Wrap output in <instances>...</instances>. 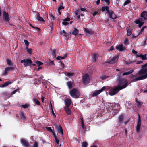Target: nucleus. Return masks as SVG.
Here are the masks:
<instances>
[{
  "mask_svg": "<svg viewBox=\"0 0 147 147\" xmlns=\"http://www.w3.org/2000/svg\"><path fill=\"white\" fill-rule=\"evenodd\" d=\"M33 101L34 102L36 105H40V104L39 101L37 99H34Z\"/></svg>",
  "mask_w": 147,
  "mask_h": 147,
  "instance_id": "58836bf2",
  "label": "nucleus"
},
{
  "mask_svg": "<svg viewBox=\"0 0 147 147\" xmlns=\"http://www.w3.org/2000/svg\"><path fill=\"white\" fill-rule=\"evenodd\" d=\"M147 78V73H146L145 75L139 77H138L131 80V82H136L137 81L142 80L143 79H144Z\"/></svg>",
  "mask_w": 147,
  "mask_h": 147,
  "instance_id": "0eeeda50",
  "label": "nucleus"
},
{
  "mask_svg": "<svg viewBox=\"0 0 147 147\" xmlns=\"http://www.w3.org/2000/svg\"><path fill=\"white\" fill-rule=\"evenodd\" d=\"M62 24L64 25H67L69 24V23L66 21H64L62 22Z\"/></svg>",
  "mask_w": 147,
  "mask_h": 147,
  "instance_id": "bf43d9fd",
  "label": "nucleus"
},
{
  "mask_svg": "<svg viewBox=\"0 0 147 147\" xmlns=\"http://www.w3.org/2000/svg\"><path fill=\"white\" fill-rule=\"evenodd\" d=\"M82 81L84 84L87 85L90 82L89 75L88 74H86L82 77Z\"/></svg>",
  "mask_w": 147,
  "mask_h": 147,
  "instance_id": "423d86ee",
  "label": "nucleus"
},
{
  "mask_svg": "<svg viewBox=\"0 0 147 147\" xmlns=\"http://www.w3.org/2000/svg\"><path fill=\"white\" fill-rule=\"evenodd\" d=\"M65 74L67 76L70 77L74 76V73L73 72H65Z\"/></svg>",
  "mask_w": 147,
  "mask_h": 147,
  "instance_id": "2f4dec72",
  "label": "nucleus"
},
{
  "mask_svg": "<svg viewBox=\"0 0 147 147\" xmlns=\"http://www.w3.org/2000/svg\"><path fill=\"white\" fill-rule=\"evenodd\" d=\"M78 30L77 28H75L72 32V34L76 36L78 34Z\"/></svg>",
  "mask_w": 147,
  "mask_h": 147,
  "instance_id": "cd10ccee",
  "label": "nucleus"
},
{
  "mask_svg": "<svg viewBox=\"0 0 147 147\" xmlns=\"http://www.w3.org/2000/svg\"><path fill=\"white\" fill-rule=\"evenodd\" d=\"M123 89V88L121 87L120 85H117L112 90H111L109 92V94L111 96H113L117 94L118 92Z\"/></svg>",
  "mask_w": 147,
  "mask_h": 147,
  "instance_id": "f03ea898",
  "label": "nucleus"
},
{
  "mask_svg": "<svg viewBox=\"0 0 147 147\" xmlns=\"http://www.w3.org/2000/svg\"><path fill=\"white\" fill-rule=\"evenodd\" d=\"M147 63L142 66V69L139 71L138 74L139 75H142L147 72Z\"/></svg>",
  "mask_w": 147,
  "mask_h": 147,
  "instance_id": "20e7f679",
  "label": "nucleus"
},
{
  "mask_svg": "<svg viewBox=\"0 0 147 147\" xmlns=\"http://www.w3.org/2000/svg\"><path fill=\"white\" fill-rule=\"evenodd\" d=\"M85 31L86 33L89 34L91 35H92V34H93V32L91 30H90L86 28H85Z\"/></svg>",
  "mask_w": 147,
  "mask_h": 147,
  "instance_id": "473e14b6",
  "label": "nucleus"
},
{
  "mask_svg": "<svg viewBox=\"0 0 147 147\" xmlns=\"http://www.w3.org/2000/svg\"><path fill=\"white\" fill-rule=\"evenodd\" d=\"M104 1L106 3L107 5H109L110 3L109 0H104Z\"/></svg>",
  "mask_w": 147,
  "mask_h": 147,
  "instance_id": "0e129e2a",
  "label": "nucleus"
},
{
  "mask_svg": "<svg viewBox=\"0 0 147 147\" xmlns=\"http://www.w3.org/2000/svg\"><path fill=\"white\" fill-rule=\"evenodd\" d=\"M141 121L140 115H138V122L136 127V130L137 133H138L140 131L141 125Z\"/></svg>",
  "mask_w": 147,
  "mask_h": 147,
  "instance_id": "6e6552de",
  "label": "nucleus"
},
{
  "mask_svg": "<svg viewBox=\"0 0 147 147\" xmlns=\"http://www.w3.org/2000/svg\"><path fill=\"white\" fill-rule=\"evenodd\" d=\"M67 54H66L64 55L63 56H58L56 57V59L57 60H61L62 59H64L66 57H67Z\"/></svg>",
  "mask_w": 147,
  "mask_h": 147,
  "instance_id": "b1692460",
  "label": "nucleus"
},
{
  "mask_svg": "<svg viewBox=\"0 0 147 147\" xmlns=\"http://www.w3.org/2000/svg\"><path fill=\"white\" fill-rule=\"evenodd\" d=\"M20 142L22 145L25 147H29L30 146L29 143L25 139H21Z\"/></svg>",
  "mask_w": 147,
  "mask_h": 147,
  "instance_id": "f8f14e48",
  "label": "nucleus"
},
{
  "mask_svg": "<svg viewBox=\"0 0 147 147\" xmlns=\"http://www.w3.org/2000/svg\"><path fill=\"white\" fill-rule=\"evenodd\" d=\"M12 82H7L3 84L0 85V87L4 88V87H6L9 85Z\"/></svg>",
  "mask_w": 147,
  "mask_h": 147,
  "instance_id": "4be33fe9",
  "label": "nucleus"
},
{
  "mask_svg": "<svg viewBox=\"0 0 147 147\" xmlns=\"http://www.w3.org/2000/svg\"><path fill=\"white\" fill-rule=\"evenodd\" d=\"M24 41L26 45V49H27L28 47L29 42L28 40H24Z\"/></svg>",
  "mask_w": 147,
  "mask_h": 147,
  "instance_id": "e433bc0d",
  "label": "nucleus"
},
{
  "mask_svg": "<svg viewBox=\"0 0 147 147\" xmlns=\"http://www.w3.org/2000/svg\"><path fill=\"white\" fill-rule=\"evenodd\" d=\"M118 57L117 56L111 58L110 60L106 62V63L112 64L115 63L118 60Z\"/></svg>",
  "mask_w": 147,
  "mask_h": 147,
  "instance_id": "9b49d317",
  "label": "nucleus"
},
{
  "mask_svg": "<svg viewBox=\"0 0 147 147\" xmlns=\"http://www.w3.org/2000/svg\"><path fill=\"white\" fill-rule=\"evenodd\" d=\"M56 50L55 49H54L52 51L51 54L52 56L53 57H55L56 56Z\"/></svg>",
  "mask_w": 147,
  "mask_h": 147,
  "instance_id": "c9c22d12",
  "label": "nucleus"
},
{
  "mask_svg": "<svg viewBox=\"0 0 147 147\" xmlns=\"http://www.w3.org/2000/svg\"><path fill=\"white\" fill-rule=\"evenodd\" d=\"M131 2V1L130 0H126L124 3L123 6H125L127 4H129Z\"/></svg>",
  "mask_w": 147,
  "mask_h": 147,
  "instance_id": "49530a36",
  "label": "nucleus"
},
{
  "mask_svg": "<svg viewBox=\"0 0 147 147\" xmlns=\"http://www.w3.org/2000/svg\"><path fill=\"white\" fill-rule=\"evenodd\" d=\"M26 49V51L27 52L30 54H31L32 53V49H28V48H27V49Z\"/></svg>",
  "mask_w": 147,
  "mask_h": 147,
  "instance_id": "79ce46f5",
  "label": "nucleus"
},
{
  "mask_svg": "<svg viewBox=\"0 0 147 147\" xmlns=\"http://www.w3.org/2000/svg\"><path fill=\"white\" fill-rule=\"evenodd\" d=\"M71 101L69 98H67L65 100V106L64 107H69L71 103Z\"/></svg>",
  "mask_w": 147,
  "mask_h": 147,
  "instance_id": "2eb2a0df",
  "label": "nucleus"
},
{
  "mask_svg": "<svg viewBox=\"0 0 147 147\" xmlns=\"http://www.w3.org/2000/svg\"><path fill=\"white\" fill-rule=\"evenodd\" d=\"M55 127L58 132L60 133L62 135L63 134L62 128L61 125L56 126Z\"/></svg>",
  "mask_w": 147,
  "mask_h": 147,
  "instance_id": "a211bd4d",
  "label": "nucleus"
},
{
  "mask_svg": "<svg viewBox=\"0 0 147 147\" xmlns=\"http://www.w3.org/2000/svg\"><path fill=\"white\" fill-rule=\"evenodd\" d=\"M116 48V49L120 51H123L125 49V47L124 46H123L122 44H119V45L117 46Z\"/></svg>",
  "mask_w": 147,
  "mask_h": 147,
  "instance_id": "f3484780",
  "label": "nucleus"
},
{
  "mask_svg": "<svg viewBox=\"0 0 147 147\" xmlns=\"http://www.w3.org/2000/svg\"><path fill=\"white\" fill-rule=\"evenodd\" d=\"M14 68L13 67H10L6 68L3 72V74L4 75H6L7 73L11 70H13Z\"/></svg>",
  "mask_w": 147,
  "mask_h": 147,
  "instance_id": "4468645a",
  "label": "nucleus"
},
{
  "mask_svg": "<svg viewBox=\"0 0 147 147\" xmlns=\"http://www.w3.org/2000/svg\"><path fill=\"white\" fill-rule=\"evenodd\" d=\"M65 110L68 115H70L71 113V111L69 107H64Z\"/></svg>",
  "mask_w": 147,
  "mask_h": 147,
  "instance_id": "5701e85b",
  "label": "nucleus"
},
{
  "mask_svg": "<svg viewBox=\"0 0 147 147\" xmlns=\"http://www.w3.org/2000/svg\"><path fill=\"white\" fill-rule=\"evenodd\" d=\"M132 52L134 54H137V52L135 51L134 49H133L132 51Z\"/></svg>",
  "mask_w": 147,
  "mask_h": 147,
  "instance_id": "69168bd1",
  "label": "nucleus"
},
{
  "mask_svg": "<svg viewBox=\"0 0 147 147\" xmlns=\"http://www.w3.org/2000/svg\"><path fill=\"white\" fill-rule=\"evenodd\" d=\"M64 9V7H63V6L60 5L58 8V10H60L61 9Z\"/></svg>",
  "mask_w": 147,
  "mask_h": 147,
  "instance_id": "5fc2aeb1",
  "label": "nucleus"
},
{
  "mask_svg": "<svg viewBox=\"0 0 147 147\" xmlns=\"http://www.w3.org/2000/svg\"><path fill=\"white\" fill-rule=\"evenodd\" d=\"M82 147H87L88 143L84 141L82 143Z\"/></svg>",
  "mask_w": 147,
  "mask_h": 147,
  "instance_id": "37998d69",
  "label": "nucleus"
},
{
  "mask_svg": "<svg viewBox=\"0 0 147 147\" xmlns=\"http://www.w3.org/2000/svg\"><path fill=\"white\" fill-rule=\"evenodd\" d=\"M46 62L48 64H49L50 65H54V61H51L49 59L47 60L46 61Z\"/></svg>",
  "mask_w": 147,
  "mask_h": 147,
  "instance_id": "c85d7f7f",
  "label": "nucleus"
},
{
  "mask_svg": "<svg viewBox=\"0 0 147 147\" xmlns=\"http://www.w3.org/2000/svg\"><path fill=\"white\" fill-rule=\"evenodd\" d=\"M21 63H24V65L25 67L30 66L32 64V61L30 59H28L21 60L20 61Z\"/></svg>",
  "mask_w": 147,
  "mask_h": 147,
  "instance_id": "39448f33",
  "label": "nucleus"
},
{
  "mask_svg": "<svg viewBox=\"0 0 147 147\" xmlns=\"http://www.w3.org/2000/svg\"><path fill=\"white\" fill-rule=\"evenodd\" d=\"M60 63L61 64V67L62 68H63L64 67H65V65L61 61H60Z\"/></svg>",
  "mask_w": 147,
  "mask_h": 147,
  "instance_id": "4d7b16f0",
  "label": "nucleus"
},
{
  "mask_svg": "<svg viewBox=\"0 0 147 147\" xmlns=\"http://www.w3.org/2000/svg\"><path fill=\"white\" fill-rule=\"evenodd\" d=\"M117 81L118 82V85H120L121 87L123 89L126 88L128 85V82L127 79L125 78H121L119 74L117 75Z\"/></svg>",
  "mask_w": 147,
  "mask_h": 147,
  "instance_id": "f257e3e1",
  "label": "nucleus"
},
{
  "mask_svg": "<svg viewBox=\"0 0 147 147\" xmlns=\"http://www.w3.org/2000/svg\"><path fill=\"white\" fill-rule=\"evenodd\" d=\"M51 113H52V115H53L54 117H56V115L54 112L53 109H52L51 110Z\"/></svg>",
  "mask_w": 147,
  "mask_h": 147,
  "instance_id": "13d9d810",
  "label": "nucleus"
},
{
  "mask_svg": "<svg viewBox=\"0 0 147 147\" xmlns=\"http://www.w3.org/2000/svg\"><path fill=\"white\" fill-rule=\"evenodd\" d=\"M38 143L36 141H35L34 142V144L33 147H38Z\"/></svg>",
  "mask_w": 147,
  "mask_h": 147,
  "instance_id": "603ef678",
  "label": "nucleus"
},
{
  "mask_svg": "<svg viewBox=\"0 0 147 147\" xmlns=\"http://www.w3.org/2000/svg\"><path fill=\"white\" fill-rule=\"evenodd\" d=\"M11 96V94H8V93H7L5 96V97L7 99L9 98Z\"/></svg>",
  "mask_w": 147,
  "mask_h": 147,
  "instance_id": "6e6d98bb",
  "label": "nucleus"
},
{
  "mask_svg": "<svg viewBox=\"0 0 147 147\" xmlns=\"http://www.w3.org/2000/svg\"><path fill=\"white\" fill-rule=\"evenodd\" d=\"M37 13L38 14L37 18V20H38V21L42 22H44L45 21L43 18L42 17H41L40 16V14L38 13V12Z\"/></svg>",
  "mask_w": 147,
  "mask_h": 147,
  "instance_id": "393cba45",
  "label": "nucleus"
},
{
  "mask_svg": "<svg viewBox=\"0 0 147 147\" xmlns=\"http://www.w3.org/2000/svg\"><path fill=\"white\" fill-rule=\"evenodd\" d=\"M46 128L47 129V130L48 131L50 132H52L53 133V132L55 133L54 131V130L53 129V130H52V129H51V127H46Z\"/></svg>",
  "mask_w": 147,
  "mask_h": 147,
  "instance_id": "4c0bfd02",
  "label": "nucleus"
},
{
  "mask_svg": "<svg viewBox=\"0 0 147 147\" xmlns=\"http://www.w3.org/2000/svg\"><path fill=\"white\" fill-rule=\"evenodd\" d=\"M141 17L143 18L145 20H147V12L144 11L142 12L141 14Z\"/></svg>",
  "mask_w": 147,
  "mask_h": 147,
  "instance_id": "aec40b11",
  "label": "nucleus"
},
{
  "mask_svg": "<svg viewBox=\"0 0 147 147\" xmlns=\"http://www.w3.org/2000/svg\"><path fill=\"white\" fill-rule=\"evenodd\" d=\"M20 117L21 119H23V120H25L26 117L25 116L24 113L23 112H21L20 113Z\"/></svg>",
  "mask_w": 147,
  "mask_h": 147,
  "instance_id": "72a5a7b5",
  "label": "nucleus"
},
{
  "mask_svg": "<svg viewBox=\"0 0 147 147\" xmlns=\"http://www.w3.org/2000/svg\"><path fill=\"white\" fill-rule=\"evenodd\" d=\"M98 55L97 54L94 53L93 55V61L95 62L96 61V59L98 58Z\"/></svg>",
  "mask_w": 147,
  "mask_h": 147,
  "instance_id": "7c9ffc66",
  "label": "nucleus"
},
{
  "mask_svg": "<svg viewBox=\"0 0 147 147\" xmlns=\"http://www.w3.org/2000/svg\"><path fill=\"white\" fill-rule=\"evenodd\" d=\"M30 25L33 28L35 29H36V30H38V32H39L40 30V29L39 28H38V27H35V26H33L30 24Z\"/></svg>",
  "mask_w": 147,
  "mask_h": 147,
  "instance_id": "a18cd8bd",
  "label": "nucleus"
},
{
  "mask_svg": "<svg viewBox=\"0 0 147 147\" xmlns=\"http://www.w3.org/2000/svg\"><path fill=\"white\" fill-rule=\"evenodd\" d=\"M140 58H141L142 60H144L147 59V57H145V56H144V55L142 54V55Z\"/></svg>",
  "mask_w": 147,
  "mask_h": 147,
  "instance_id": "864d4df0",
  "label": "nucleus"
},
{
  "mask_svg": "<svg viewBox=\"0 0 147 147\" xmlns=\"http://www.w3.org/2000/svg\"><path fill=\"white\" fill-rule=\"evenodd\" d=\"M4 20L6 22H8L9 20V14L8 13L4 11L3 13Z\"/></svg>",
  "mask_w": 147,
  "mask_h": 147,
  "instance_id": "dca6fc26",
  "label": "nucleus"
},
{
  "mask_svg": "<svg viewBox=\"0 0 147 147\" xmlns=\"http://www.w3.org/2000/svg\"><path fill=\"white\" fill-rule=\"evenodd\" d=\"M124 44H128V40L127 39H126L124 42Z\"/></svg>",
  "mask_w": 147,
  "mask_h": 147,
  "instance_id": "e2e57ef3",
  "label": "nucleus"
},
{
  "mask_svg": "<svg viewBox=\"0 0 147 147\" xmlns=\"http://www.w3.org/2000/svg\"><path fill=\"white\" fill-rule=\"evenodd\" d=\"M53 135L55 140L57 144H58L59 143V140L58 139L55 133L53 132Z\"/></svg>",
  "mask_w": 147,
  "mask_h": 147,
  "instance_id": "f704fd0d",
  "label": "nucleus"
},
{
  "mask_svg": "<svg viewBox=\"0 0 147 147\" xmlns=\"http://www.w3.org/2000/svg\"><path fill=\"white\" fill-rule=\"evenodd\" d=\"M78 90L76 88H74L70 91V94L73 98H78L79 97L80 94L78 92Z\"/></svg>",
  "mask_w": 147,
  "mask_h": 147,
  "instance_id": "7ed1b4c3",
  "label": "nucleus"
},
{
  "mask_svg": "<svg viewBox=\"0 0 147 147\" xmlns=\"http://www.w3.org/2000/svg\"><path fill=\"white\" fill-rule=\"evenodd\" d=\"M108 13L109 15V17L111 18L115 19L117 18V16L115 13L111 10H110Z\"/></svg>",
  "mask_w": 147,
  "mask_h": 147,
  "instance_id": "ddd939ff",
  "label": "nucleus"
},
{
  "mask_svg": "<svg viewBox=\"0 0 147 147\" xmlns=\"http://www.w3.org/2000/svg\"><path fill=\"white\" fill-rule=\"evenodd\" d=\"M124 118V116L123 114H121L118 117L117 119L118 122L120 124H121L123 122Z\"/></svg>",
  "mask_w": 147,
  "mask_h": 147,
  "instance_id": "6ab92c4d",
  "label": "nucleus"
},
{
  "mask_svg": "<svg viewBox=\"0 0 147 147\" xmlns=\"http://www.w3.org/2000/svg\"><path fill=\"white\" fill-rule=\"evenodd\" d=\"M109 6H103L101 8V11L102 12H104L105 11V10H106L107 13L109 12L110 10H109Z\"/></svg>",
  "mask_w": 147,
  "mask_h": 147,
  "instance_id": "412c9836",
  "label": "nucleus"
},
{
  "mask_svg": "<svg viewBox=\"0 0 147 147\" xmlns=\"http://www.w3.org/2000/svg\"><path fill=\"white\" fill-rule=\"evenodd\" d=\"M70 18H69L67 17L64 20V21H68L70 20Z\"/></svg>",
  "mask_w": 147,
  "mask_h": 147,
  "instance_id": "052dcab7",
  "label": "nucleus"
},
{
  "mask_svg": "<svg viewBox=\"0 0 147 147\" xmlns=\"http://www.w3.org/2000/svg\"><path fill=\"white\" fill-rule=\"evenodd\" d=\"M7 64L9 66H12L13 63H11L10 60L9 59L7 60Z\"/></svg>",
  "mask_w": 147,
  "mask_h": 147,
  "instance_id": "a19ab883",
  "label": "nucleus"
},
{
  "mask_svg": "<svg viewBox=\"0 0 147 147\" xmlns=\"http://www.w3.org/2000/svg\"><path fill=\"white\" fill-rule=\"evenodd\" d=\"M134 72V70L133 69L127 72H124L122 74L123 76H125L129 74H132Z\"/></svg>",
  "mask_w": 147,
  "mask_h": 147,
  "instance_id": "c756f323",
  "label": "nucleus"
},
{
  "mask_svg": "<svg viewBox=\"0 0 147 147\" xmlns=\"http://www.w3.org/2000/svg\"><path fill=\"white\" fill-rule=\"evenodd\" d=\"M135 23L137 24H138V26L139 27H141L143 24L144 21L142 19L140 18L139 19H137L135 21Z\"/></svg>",
  "mask_w": 147,
  "mask_h": 147,
  "instance_id": "9d476101",
  "label": "nucleus"
},
{
  "mask_svg": "<svg viewBox=\"0 0 147 147\" xmlns=\"http://www.w3.org/2000/svg\"><path fill=\"white\" fill-rule=\"evenodd\" d=\"M36 63L38 65V66H40L43 64V63L38 61H36Z\"/></svg>",
  "mask_w": 147,
  "mask_h": 147,
  "instance_id": "de8ad7c7",
  "label": "nucleus"
},
{
  "mask_svg": "<svg viewBox=\"0 0 147 147\" xmlns=\"http://www.w3.org/2000/svg\"><path fill=\"white\" fill-rule=\"evenodd\" d=\"M146 28V26H143L142 28L141 29L140 31L139 32V33H138V35H137V36H138L139 35L141 34L143 32L144 29Z\"/></svg>",
  "mask_w": 147,
  "mask_h": 147,
  "instance_id": "ea45409f",
  "label": "nucleus"
},
{
  "mask_svg": "<svg viewBox=\"0 0 147 147\" xmlns=\"http://www.w3.org/2000/svg\"><path fill=\"white\" fill-rule=\"evenodd\" d=\"M50 18L51 20L52 21H53L52 20H54L55 19V18L54 16L52 14H50Z\"/></svg>",
  "mask_w": 147,
  "mask_h": 147,
  "instance_id": "8fccbe9b",
  "label": "nucleus"
},
{
  "mask_svg": "<svg viewBox=\"0 0 147 147\" xmlns=\"http://www.w3.org/2000/svg\"><path fill=\"white\" fill-rule=\"evenodd\" d=\"M126 29L127 32V35L128 36H129L131 35L132 33V30L131 29L129 28H127Z\"/></svg>",
  "mask_w": 147,
  "mask_h": 147,
  "instance_id": "a878e982",
  "label": "nucleus"
},
{
  "mask_svg": "<svg viewBox=\"0 0 147 147\" xmlns=\"http://www.w3.org/2000/svg\"><path fill=\"white\" fill-rule=\"evenodd\" d=\"M17 92V90H15L13 91L11 94V96H12V95L15 94Z\"/></svg>",
  "mask_w": 147,
  "mask_h": 147,
  "instance_id": "680f3d73",
  "label": "nucleus"
},
{
  "mask_svg": "<svg viewBox=\"0 0 147 147\" xmlns=\"http://www.w3.org/2000/svg\"><path fill=\"white\" fill-rule=\"evenodd\" d=\"M29 107V105L28 104H25L24 105H23L22 107L24 108L25 109Z\"/></svg>",
  "mask_w": 147,
  "mask_h": 147,
  "instance_id": "09e8293b",
  "label": "nucleus"
},
{
  "mask_svg": "<svg viewBox=\"0 0 147 147\" xmlns=\"http://www.w3.org/2000/svg\"><path fill=\"white\" fill-rule=\"evenodd\" d=\"M80 9L82 11H83L86 12V11H87L85 8H81Z\"/></svg>",
  "mask_w": 147,
  "mask_h": 147,
  "instance_id": "774afa93",
  "label": "nucleus"
},
{
  "mask_svg": "<svg viewBox=\"0 0 147 147\" xmlns=\"http://www.w3.org/2000/svg\"><path fill=\"white\" fill-rule=\"evenodd\" d=\"M142 55V54L138 53V54L136 55V56L137 57H140Z\"/></svg>",
  "mask_w": 147,
  "mask_h": 147,
  "instance_id": "338daca9",
  "label": "nucleus"
},
{
  "mask_svg": "<svg viewBox=\"0 0 147 147\" xmlns=\"http://www.w3.org/2000/svg\"><path fill=\"white\" fill-rule=\"evenodd\" d=\"M109 77V76H107L105 75H103L100 77V78L102 80H105V79Z\"/></svg>",
  "mask_w": 147,
  "mask_h": 147,
  "instance_id": "c03bdc74",
  "label": "nucleus"
},
{
  "mask_svg": "<svg viewBox=\"0 0 147 147\" xmlns=\"http://www.w3.org/2000/svg\"><path fill=\"white\" fill-rule=\"evenodd\" d=\"M135 100L136 102L138 104V106H141L142 105L143 103L138 101L136 98L135 99Z\"/></svg>",
  "mask_w": 147,
  "mask_h": 147,
  "instance_id": "3c124183",
  "label": "nucleus"
},
{
  "mask_svg": "<svg viewBox=\"0 0 147 147\" xmlns=\"http://www.w3.org/2000/svg\"><path fill=\"white\" fill-rule=\"evenodd\" d=\"M66 84L69 89H71L72 87V83L70 81H69L67 82Z\"/></svg>",
  "mask_w": 147,
  "mask_h": 147,
  "instance_id": "bb28decb",
  "label": "nucleus"
},
{
  "mask_svg": "<svg viewBox=\"0 0 147 147\" xmlns=\"http://www.w3.org/2000/svg\"><path fill=\"white\" fill-rule=\"evenodd\" d=\"M106 88L107 87H106L104 86L101 89L95 91L92 94V97H95L96 96L100 93L102 92L106 89Z\"/></svg>",
  "mask_w": 147,
  "mask_h": 147,
  "instance_id": "1a4fd4ad",
  "label": "nucleus"
}]
</instances>
